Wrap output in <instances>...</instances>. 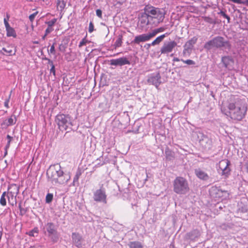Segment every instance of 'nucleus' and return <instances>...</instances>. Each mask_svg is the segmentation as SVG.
<instances>
[{"instance_id":"nucleus-39","label":"nucleus","mask_w":248,"mask_h":248,"mask_svg":"<svg viewBox=\"0 0 248 248\" xmlns=\"http://www.w3.org/2000/svg\"><path fill=\"white\" fill-rule=\"evenodd\" d=\"M59 49L60 51L64 52L66 50V46L64 45L61 44L59 46Z\"/></svg>"},{"instance_id":"nucleus-45","label":"nucleus","mask_w":248,"mask_h":248,"mask_svg":"<svg viewBox=\"0 0 248 248\" xmlns=\"http://www.w3.org/2000/svg\"><path fill=\"white\" fill-rule=\"evenodd\" d=\"M11 141V140H9L8 141L7 143L5 146V149H8V148H9L10 145Z\"/></svg>"},{"instance_id":"nucleus-20","label":"nucleus","mask_w":248,"mask_h":248,"mask_svg":"<svg viewBox=\"0 0 248 248\" xmlns=\"http://www.w3.org/2000/svg\"><path fill=\"white\" fill-rule=\"evenodd\" d=\"M2 50L6 52V54L8 56H13L16 54V49L13 46H7L6 47H3Z\"/></svg>"},{"instance_id":"nucleus-8","label":"nucleus","mask_w":248,"mask_h":248,"mask_svg":"<svg viewBox=\"0 0 248 248\" xmlns=\"http://www.w3.org/2000/svg\"><path fill=\"white\" fill-rule=\"evenodd\" d=\"M231 165L230 161L227 159H224L220 160L218 163L219 169L221 171L222 175L228 177L230 174L231 169L229 166Z\"/></svg>"},{"instance_id":"nucleus-7","label":"nucleus","mask_w":248,"mask_h":248,"mask_svg":"<svg viewBox=\"0 0 248 248\" xmlns=\"http://www.w3.org/2000/svg\"><path fill=\"white\" fill-rule=\"evenodd\" d=\"M70 116L68 115L59 114L57 115L56 122L59 126V128L62 130H66L68 127V120Z\"/></svg>"},{"instance_id":"nucleus-38","label":"nucleus","mask_w":248,"mask_h":248,"mask_svg":"<svg viewBox=\"0 0 248 248\" xmlns=\"http://www.w3.org/2000/svg\"><path fill=\"white\" fill-rule=\"evenodd\" d=\"M54 30L53 27L47 26V28L45 31L46 35H47L49 33L51 32Z\"/></svg>"},{"instance_id":"nucleus-22","label":"nucleus","mask_w":248,"mask_h":248,"mask_svg":"<svg viewBox=\"0 0 248 248\" xmlns=\"http://www.w3.org/2000/svg\"><path fill=\"white\" fill-rule=\"evenodd\" d=\"M129 248H143L142 244L139 241H132L128 244Z\"/></svg>"},{"instance_id":"nucleus-13","label":"nucleus","mask_w":248,"mask_h":248,"mask_svg":"<svg viewBox=\"0 0 248 248\" xmlns=\"http://www.w3.org/2000/svg\"><path fill=\"white\" fill-rule=\"evenodd\" d=\"M153 37L151 32L148 33H143L136 36L133 42L136 44H139L141 42H144L149 41Z\"/></svg>"},{"instance_id":"nucleus-2","label":"nucleus","mask_w":248,"mask_h":248,"mask_svg":"<svg viewBox=\"0 0 248 248\" xmlns=\"http://www.w3.org/2000/svg\"><path fill=\"white\" fill-rule=\"evenodd\" d=\"M47 178L53 185H64L70 179L68 173H64L60 165H51L46 171Z\"/></svg>"},{"instance_id":"nucleus-18","label":"nucleus","mask_w":248,"mask_h":248,"mask_svg":"<svg viewBox=\"0 0 248 248\" xmlns=\"http://www.w3.org/2000/svg\"><path fill=\"white\" fill-rule=\"evenodd\" d=\"M221 61L227 68H230L232 67L234 63L233 59L230 56H224L222 58Z\"/></svg>"},{"instance_id":"nucleus-41","label":"nucleus","mask_w":248,"mask_h":248,"mask_svg":"<svg viewBox=\"0 0 248 248\" xmlns=\"http://www.w3.org/2000/svg\"><path fill=\"white\" fill-rule=\"evenodd\" d=\"M96 15L99 17L102 18V11L100 9H97L96 11Z\"/></svg>"},{"instance_id":"nucleus-4","label":"nucleus","mask_w":248,"mask_h":248,"mask_svg":"<svg viewBox=\"0 0 248 248\" xmlns=\"http://www.w3.org/2000/svg\"><path fill=\"white\" fill-rule=\"evenodd\" d=\"M19 193V187L15 184H11L8 188L7 192H3L0 199V204L4 206L6 205L5 197L6 196L8 202L10 205L13 206L16 204V196Z\"/></svg>"},{"instance_id":"nucleus-34","label":"nucleus","mask_w":248,"mask_h":248,"mask_svg":"<svg viewBox=\"0 0 248 248\" xmlns=\"http://www.w3.org/2000/svg\"><path fill=\"white\" fill-rule=\"evenodd\" d=\"M88 41L86 39V37L84 38L79 43L78 45L79 47H81L83 46H85L86 44L87 43Z\"/></svg>"},{"instance_id":"nucleus-36","label":"nucleus","mask_w":248,"mask_h":248,"mask_svg":"<svg viewBox=\"0 0 248 248\" xmlns=\"http://www.w3.org/2000/svg\"><path fill=\"white\" fill-rule=\"evenodd\" d=\"M38 14V11H36L35 12V13H33L31 15L29 18V19L30 20V21L31 22H32L34 20V18Z\"/></svg>"},{"instance_id":"nucleus-46","label":"nucleus","mask_w":248,"mask_h":248,"mask_svg":"<svg viewBox=\"0 0 248 248\" xmlns=\"http://www.w3.org/2000/svg\"><path fill=\"white\" fill-rule=\"evenodd\" d=\"M180 61V59L179 58H176V57L174 58L173 59V62H179Z\"/></svg>"},{"instance_id":"nucleus-28","label":"nucleus","mask_w":248,"mask_h":248,"mask_svg":"<svg viewBox=\"0 0 248 248\" xmlns=\"http://www.w3.org/2000/svg\"><path fill=\"white\" fill-rule=\"evenodd\" d=\"M122 36H119L118 38L116 40L114 46L115 48L119 47L122 46Z\"/></svg>"},{"instance_id":"nucleus-23","label":"nucleus","mask_w":248,"mask_h":248,"mask_svg":"<svg viewBox=\"0 0 248 248\" xmlns=\"http://www.w3.org/2000/svg\"><path fill=\"white\" fill-rule=\"evenodd\" d=\"M166 37L165 34H162L159 36H158L157 38H155V40H154L152 43L151 45L153 46H154L156 45L159 44L164 39V38Z\"/></svg>"},{"instance_id":"nucleus-27","label":"nucleus","mask_w":248,"mask_h":248,"mask_svg":"<svg viewBox=\"0 0 248 248\" xmlns=\"http://www.w3.org/2000/svg\"><path fill=\"white\" fill-rule=\"evenodd\" d=\"M148 20V15H147V13L145 12V14L141 16V18L140 19V22L142 24H145L147 25V22Z\"/></svg>"},{"instance_id":"nucleus-51","label":"nucleus","mask_w":248,"mask_h":248,"mask_svg":"<svg viewBox=\"0 0 248 248\" xmlns=\"http://www.w3.org/2000/svg\"><path fill=\"white\" fill-rule=\"evenodd\" d=\"M247 169L248 171V162L247 163Z\"/></svg>"},{"instance_id":"nucleus-50","label":"nucleus","mask_w":248,"mask_h":248,"mask_svg":"<svg viewBox=\"0 0 248 248\" xmlns=\"http://www.w3.org/2000/svg\"><path fill=\"white\" fill-rule=\"evenodd\" d=\"M46 35V33H45V35L43 36L42 38L43 39H45Z\"/></svg>"},{"instance_id":"nucleus-30","label":"nucleus","mask_w":248,"mask_h":248,"mask_svg":"<svg viewBox=\"0 0 248 248\" xmlns=\"http://www.w3.org/2000/svg\"><path fill=\"white\" fill-rule=\"evenodd\" d=\"M55 45H56V43H54L52 45V46H50V49L49 50H48V53L49 54L55 55V54H56Z\"/></svg>"},{"instance_id":"nucleus-26","label":"nucleus","mask_w":248,"mask_h":248,"mask_svg":"<svg viewBox=\"0 0 248 248\" xmlns=\"http://www.w3.org/2000/svg\"><path fill=\"white\" fill-rule=\"evenodd\" d=\"M166 30V28L163 27L155 29L151 32L153 37H154L157 34L162 32Z\"/></svg>"},{"instance_id":"nucleus-3","label":"nucleus","mask_w":248,"mask_h":248,"mask_svg":"<svg viewBox=\"0 0 248 248\" xmlns=\"http://www.w3.org/2000/svg\"><path fill=\"white\" fill-rule=\"evenodd\" d=\"M144 11L148 15L147 25L157 26L163 22L165 18V13L160 8L147 5L145 7Z\"/></svg>"},{"instance_id":"nucleus-35","label":"nucleus","mask_w":248,"mask_h":248,"mask_svg":"<svg viewBox=\"0 0 248 248\" xmlns=\"http://www.w3.org/2000/svg\"><path fill=\"white\" fill-rule=\"evenodd\" d=\"M218 14H220L223 17H224V18H226L228 20V23L230 22V18L229 16H228L227 14H226V13L224 12H223L222 11H221L219 13H218Z\"/></svg>"},{"instance_id":"nucleus-37","label":"nucleus","mask_w":248,"mask_h":248,"mask_svg":"<svg viewBox=\"0 0 248 248\" xmlns=\"http://www.w3.org/2000/svg\"><path fill=\"white\" fill-rule=\"evenodd\" d=\"M181 61L185 63H186L188 65H193L195 64V62L191 60H181Z\"/></svg>"},{"instance_id":"nucleus-6","label":"nucleus","mask_w":248,"mask_h":248,"mask_svg":"<svg viewBox=\"0 0 248 248\" xmlns=\"http://www.w3.org/2000/svg\"><path fill=\"white\" fill-rule=\"evenodd\" d=\"M211 46L217 48L226 46L230 48L231 45L228 41H224L223 37L217 36L207 42L204 45V47L207 49H210Z\"/></svg>"},{"instance_id":"nucleus-21","label":"nucleus","mask_w":248,"mask_h":248,"mask_svg":"<svg viewBox=\"0 0 248 248\" xmlns=\"http://www.w3.org/2000/svg\"><path fill=\"white\" fill-rule=\"evenodd\" d=\"M211 194H213L212 193H215L216 195L214 196L215 198H220L222 197L223 191L221 190L218 189L217 188L213 187L211 190Z\"/></svg>"},{"instance_id":"nucleus-29","label":"nucleus","mask_w":248,"mask_h":248,"mask_svg":"<svg viewBox=\"0 0 248 248\" xmlns=\"http://www.w3.org/2000/svg\"><path fill=\"white\" fill-rule=\"evenodd\" d=\"M46 60L48 61V63L51 65V69L50 70L51 73H53V75H55V66L53 62L49 59L46 58Z\"/></svg>"},{"instance_id":"nucleus-31","label":"nucleus","mask_w":248,"mask_h":248,"mask_svg":"<svg viewBox=\"0 0 248 248\" xmlns=\"http://www.w3.org/2000/svg\"><path fill=\"white\" fill-rule=\"evenodd\" d=\"M57 21V18H53L51 20L46 22V24L47 25V26L53 27L54 25L56 23Z\"/></svg>"},{"instance_id":"nucleus-1","label":"nucleus","mask_w":248,"mask_h":248,"mask_svg":"<svg viewBox=\"0 0 248 248\" xmlns=\"http://www.w3.org/2000/svg\"><path fill=\"white\" fill-rule=\"evenodd\" d=\"M248 109L245 99L232 94L223 101L220 106L221 112L235 121H242L246 117Z\"/></svg>"},{"instance_id":"nucleus-17","label":"nucleus","mask_w":248,"mask_h":248,"mask_svg":"<svg viewBox=\"0 0 248 248\" xmlns=\"http://www.w3.org/2000/svg\"><path fill=\"white\" fill-rule=\"evenodd\" d=\"M16 117L15 115H12L7 119H5L1 123V125L3 128L7 127L10 125H13L16 124Z\"/></svg>"},{"instance_id":"nucleus-48","label":"nucleus","mask_w":248,"mask_h":248,"mask_svg":"<svg viewBox=\"0 0 248 248\" xmlns=\"http://www.w3.org/2000/svg\"><path fill=\"white\" fill-rule=\"evenodd\" d=\"M7 138L8 139V140H12V139H13V138L12 137H11L9 135H8L7 136Z\"/></svg>"},{"instance_id":"nucleus-11","label":"nucleus","mask_w":248,"mask_h":248,"mask_svg":"<svg viewBox=\"0 0 248 248\" xmlns=\"http://www.w3.org/2000/svg\"><path fill=\"white\" fill-rule=\"evenodd\" d=\"M177 46V43L174 41H170L164 44L161 47L160 52L161 54H167L171 52L173 48Z\"/></svg>"},{"instance_id":"nucleus-14","label":"nucleus","mask_w":248,"mask_h":248,"mask_svg":"<svg viewBox=\"0 0 248 248\" xmlns=\"http://www.w3.org/2000/svg\"><path fill=\"white\" fill-rule=\"evenodd\" d=\"M147 81L155 86L156 88H158L159 85L161 83V76L159 73H157L155 74H152L148 78Z\"/></svg>"},{"instance_id":"nucleus-40","label":"nucleus","mask_w":248,"mask_h":248,"mask_svg":"<svg viewBox=\"0 0 248 248\" xmlns=\"http://www.w3.org/2000/svg\"><path fill=\"white\" fill-rule=\"evenodd\" d=\"M94 30V25L92 22H90L89 26V32H92Z\"/></svg>"},{"instance_id":"nucleus-25","label":"nucleus","mask_w":248,"mask_h":248,"mask_svg":"<svg viewBox=\"0 0 248 248\" xmlns=\"http://www.w3.org/2000/svg\"><path fill=\"white\" fill-rule=\"evenodd\" d=\"M47 232L50 234H53L56 232L55 229H54V224L52 223H48L47 224Z\"/></svg>"},{"instance_id":"nucleus-12","label":"nucleus","mask_w":248,"mask_h":248,"mask_svg":"<svg viewBox=\"0 0 248 248\" xmlns=\"http://www.w3.org/2000/svg\"><path fill=\"white\" fill-rule=\"evenodd\" d=\"M9 18L10 16L7 14L6 17L4 19V23L7 31V36L8 37H13L15 38L16 36V34L14 28L10 27L8 23Z\"/></svg>"},{"instance_id":"nucleus-49","label":"nucleus","mask_w":248,"mask_h":248,"mask_svg":"<svg viewBox=\"0 0 248 248\" xmlns=\"http://www.w3.org/2000/svg\"><path fill=\"white\" fill-rule=\"evenodd\" d=\"M8 149H5V153H4V156H5L7 155V151Z\"/></svg>"},{"instance_id":"nucleus-32","label":"nucleus","mask_w":248,"mask_h":248,"mask_svg":"<svg viewBox=\"0 0 248 248\" xmlns=\"http://www.w3.org/2000/svg\"><path fill=\"white\" fill-rule=\"evenodd\" d=\"M53 194L51 193H48L46 197V202L47 203L50 202L53 200Z\"/></svg>"},{"instance_id":"nucleus-52","label":"nucleus","mask_w":248,"mask_h":248,"mask_svg":"<svg viewBox=\"0 0 248 248\" xmlns=\"http://www.w3.org/2000/svg\"><path fill=\"white\" fill-rule=\"evenodd\" d=\"M19 208L20 209V210H21L22 208L20 204L19 205Z\"/></svg>"},{"instance_id":"nucleus-42","label":"nucleus","mask_w":248,"mask_h":248,"mask_svg":"<svg viewBox=\"0 0 248 248\" xmlns=\"http://www.w3.org/2000/svg\"><path fill=\"white\" fill-rule=\"evenodd\" d=\"M204 20L209 23H212V19L209 17H204Z\"/></svg>"},{"instance_id":"nucleus-9","label":"nucleus","mask_w":248,"mask_h":248,"mask_svg":"<svg viewBox=\"0 0 248 248\" xmlns=\"http://www.w3.org/2000/svg\"><path fill=\"white\" fill-rule=\"evenodd\" d=\"M93 199L96 202L107 203V195L104 188H101L93 192Z\"/></svg>"},{"instance_id":"nucleus-16","label":"nucleus","mask_w":248,"mask_h":248,"mask_svg":"<svg viewBox=\"0 0 248 248\" xmlns=\"http://www.w3.org/2000/svg\"><path fill=\"white\" fill-rule=\"evenodd\" d=\"M72 239L73 243L77 247L80 248L81 246V242L83 239L79 233L73 232L72 233Z\"/></svg>"},{"instance_id":"nucleus-24","label":"nucleus","mask_w":248,"mask_h":248,"mask_svg":"<svg viewBox=\"0 0 248 248\" xmlns=\"http://www.w3.org/2000/svg\"><path fill=\"white\" fill-rule=\"evenodd\" d=\"M66 3L63 0H57V8L58 10L62 11L65 8Z\"/></svg>"},{"instance_id":"nucleus-33","label":"nucleus","mask_w":248,"mask_h":248,"mask_svg":"<svg viewBox=\"0 0 248 248\" xmlns=\"http://www.w3.org/2000/svg\"><path fill=\"white\" fill-rule=\"evenodd\" d=\"M35 233L37 234L38 233V229L37 228H34V229L32 230L31 231H30L28 234L30 236H35Z\"/></svg>"},{"instance_id":"nucleus-5","label":"nucleus","mask_w":248,"mask_h":248,"mask_svg":"<svg viewBox=\"0 0 248 248\" xmlns=\"http://www.w3.org/2000/svg\"><path fill=\"white\" fill-rule=\"evenodd\" d=\"M173 191L177 194H186L190 190L187 181L184 177H177L173 182Z\"/></svg>"},{"instance_id":"nucleus-15","label":"nucleus","mask_w":248,"mask_h":248,"mask_svg":"<svg viewBox=\"0 0 248 248\" xmlns=\"http://www.w3.org/2000/svg\"><path fill=\"white\" fill-rule=\"evenodd\" d=\"M110 64L114 66H122L126 64L129 65L130 61L126 57H121L116 59H112L110 61Z\"/></svg>"},{"instance_id":"nucleus-44","label":"nucleus","mask_w":248,"mask_h":248,"mask_svg":"<svg viewBox=\"0 0 248 248\" xmlns=\"http://www.w3.org/2000/svg\"><path fill=\"white\" fill-rule=\"evenodd\" d=\"M58 239V238L57 236H54L52 237V241L53 243H56L57 242Z\"/></svg>"},{"instance_id":"nucleus-47","label":"nucleus","mask_w":248,"mask_h":248,"mask_svg":"<svg viewBox=\"0 0 248 248\" xmlns=\"http://www.w3.org/2000/svg\"><path fill=\"white\" fill-rule=\"evenodd\" d=\"M151 46H152L151 44H147L146 45H145L144 47H146L147 48H149Z\"/></svg>"},{"instance_id":"nucleus-43","label":"nucleus","mask_w":248,"mask_h":248,"mask_svg":"<svg viewBox=\"0 0 248 248\" xmlns=\"http://www.w3.org/2000/svg\"><path fill=\"white\" fill-rule=\"evenodd\" d=\"M10 96H9V98L6 99L5 102H4V106L6 108H9V100H10Z\"/></svg>"},{"instance_id":"nucleus-19","label":"nucleus","mask_w":248,"mask_h":248,"mask_svg":"<svg viewBox=\"0 0 248 248\" xmlns=\"http://www.w3.org/2000/svg\"><path fill=\"white\" fill-rule=\"evenodd\" d=\"M195 174L197 177L203 180H207L209 179L207 173L200 169L195 170Z\"/></svg>"},{"instance_id":"nucleus-10","label":"nucleus","mask_w":248,"mask_h":248,"mask_svg":"<svg viewBox=\"0 0 248 248\" xmlns=\"http://www.w3.org/2000/svg\"><path fill=\"white\" fill-rule=\"evenodd\" d=\"M197 40L198 38L194 36L186 43L184 46V48L183 51V54L184 56H185L186 53L190 54V51L194 45L196 43Z\"/></svg>"}]
</instances>
